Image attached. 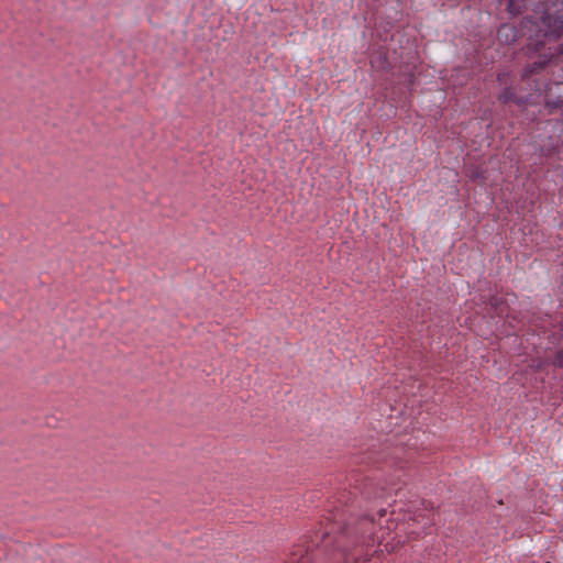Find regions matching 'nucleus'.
<instances>
[{
  "label": "nucleus",
  "mask_w": 563,
  "mask_h": 563,
  "mask_svg": "<svg viewBox=\"0 0 563 563\" xmlns=\"http://www.w3.org/2000/svg\"><path fill=\"white\" fill-rule=\"evenodd\" d=\"M501 299L499 297H492L489 300V307L494 310V313L501 317L504 314V308L500 307Z\"/></svg>",
  "instance_id": "nucleus-1"
},
{
  "label": "nucleus",
  "mask_w": 563,
  "mask_h": 563,
  "mask_svg": "<svg viewBox=\"0 0 563 563\" xmlns=\"http://www.w3.org/2000/svg\"><path fill=\"white\" fill-rule=\"evenodd\" d=\"M506 36V38H511V40H515L516 37V32L514 30V27L509 26V25H503L499 30H498V36L499 37H503V36Z\"/></svg>",
  "instance_id": "nucleus-2"
},
{
  "label": "nucleus",
  "mask_w": 563,
  "mask_h": 563,
  "mask_svg": "<svg viewBox=\"0 0 563 563\" xmlns=\"http://www.w3.org/2000/svg\"><path fill=\"white\" fill-rule=\"evenodd\" d=\"M499 100H500V102H503V103H507V102H509V101H517V100L515 99V95H514V92H512L509 88L505 89V90L499 95Z\"/></svg>",
  "instance_id": "nucleus-3"
}]
</instances>
